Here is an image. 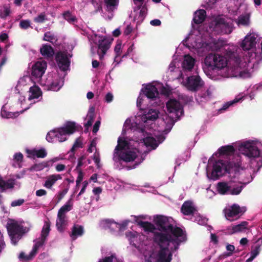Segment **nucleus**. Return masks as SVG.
<instances>
[{
	"instance_id": "16",
	"label": "nucleus",
	"mask_w": 262,
	"mask_h": 262,
	"mask_svg": "<svg viewBox=\"0 0 262 262\" xmlns=\"http://www.w3.org/2000/svg\"><path fill=\"white\" fill-rule=\"evenodd\" d=\"M197 211L196 208L191 201H186L181 206V212L185 215H194Z\"/></svg>"
},
{
	"instance_id": "52",
	"label": "nucleus",
	"mask_w": 262,
	"mask_h": 262,
	"mask_svg": "<svg viewBox=\"0 0 262 262\" xmlns=\"http://www.w3.org/2000/svg\"><path fill=\"white\" fill-rule=\"evenodd\" d=\"M249 18L246 16H240L238 18V24L242 25H247L249 23Z\"/></svg>"
},
{
	"instance_id": "9",
	"label": "nucleus",
	"mask_w": 262,
	"mask_h": 262,
	"mask_svg": "<svg viewBox=\"0 0 262 262\" xmlns=\"http://www.w3.org/2000/svg\"><path fill=\"white\" fill-rule=\"evenodd\" d=\"M204 82L199 75H192L187 77L186 86L188 90L196 92L201 89Z\"/></svg>"
},
{
	"instance_id": "31",
	"label": "nucleus",
	"mask_w": 262,
	"mask_h": 262,
	"mask_svg": "<svg viewBox=\"0 0 262 262\" xmlns=\"http://www.w3.org/2000/svg\"><path fill=\"white\" fill-rule=\"evenodd\" d=\"M95 108L94 107H91L90 108L87 115L88 120L87 122L84 124V127L85 128L88 129L92 125L95 119Z\"/></svg>"
},
{
	"instance_id": "8",
	"label": "nucleus",
	"mask_w": 262,
	"mask_h": 262,
	"mask_svg": "<svg viewBox=\"0 0 262 262\" xmlns=\"http://www.w3.org/2000/svg\"><path fill=\"white\" fill-rule=\"evenodd\" d=\"M166 108L170 114L173 113L177 119H179L184 113L183 108L180 102L176 99H170L166 103Z\"/></svg>"
},
{
	"instance_id": "35",
	"label": "nucleus",
	"mask_w": 262,
	"mask_h": 262,
	"mask_svg": "<svg viewBox=\"0 0 262 262\" xmlns=\"http://www.w3.org/2000/svg\"><path fill=\"white\" fill-rule=\"evenodd\" d=\"M159 112L155 109H149L145 115V118L148 120H155L158 117Z\"/></svg>"
},
{
	"instance_id": "13",
	"label": "nucleus",
	"mask_w": 262,
	"mask_h": 262,
	"mask_svg": "<svg viewBox=\"0 0 262 262\" xmlns=\"http://www.w3.org/2000/svg\"><path fill=\"white\" fill-rule=\"evenodd\" d=\"M111 41L106 38L99 39L98 41V51L97 53L99 56V58L102 60L103 58L104 55L107 52V51L110 49L111 45Z\"/></svg>"
},
{
	"instance_id": "4",
	"label": "nucleus",
	"mask_w": 262,
	"mask_h": 262,
	"mask_svg": "<svg viewBox=\"0 0 262 262\" xmlns=\"http://www.w3.org/2000/svg\"><path fill=\"white\" fill-rule=\"evenodd\" d=\"M156 243L160 248L157 254V262H170L172 260V253L177 250H173V246L169 248V241H167L161 244L158 242Z\"/></svg>"
},
{
	"instance_id": "33",
	"label": "nucleus",
	"mask_w": 262,
	"mask_h": 262,
	"mask_svg": "<svg viewBox=\"0 0 262 262\" xmlns=\"http://www.w3.org/2000/svg\"><path fill=\"white\" fill-rule=\"evenodd\" d=\"M248 225V222L246 221H243L241 224L233 226L232 228L231 234L235 233L237 232H242L246 229Z\"/></svg>"
},
{
	"instance_id": "34",
	"label": "nucleus",
	"mask_w": 262,
	"mask_h": 262,
	"mask_svg": "<svg viewBox=\"0 0 262 262\" xmlns=\"http://www.w3.org/2000/svg\"><path fill=\"white\" fill-rule=\"evenodd\" d=\"M144 143L146 146L150 147L152 149H155L158 146L155 138L152 137H147L144 139Z\"/></svg>"
},
{
	"instance_id": "41",
	"label": "nucleus",
	"mask_w": 262,
	"mask_h": 262,
	"mask_svg": "<svg viewBox=\"0 0 262 262\" xmlns=\"http://www.w3.org/2000/svg\"><path fill=\"white\" fill-rule=\"evenodd\" d=\"M217 23L219 25H223V28L225 27V33H230L231 32L232 30L230 25L228 23H227L225 19L221 18L218 20Z\"/></svg>"
},
{
	"instance_id": "32",
	"label": "nucleus",
	"mask_w": 262,
	"mask_h": 262,
	"mask_svg": "<svg viewBox=\"0 0 262 262\" xmlns=\"http://www.w3.org/2000/svg\"><path fill=\"white\" fill-rule=\"evenodd\" d=\"M235 148L232 145H226L222 146L219 150L221 155H230L234 153Z\"/></svg>"
},
{
	"instance_id": "42",
	"label": "nucleus",
	"mask_w": 262,
	"mask_h": 262,
	"mask_svg": "<svg viewBox=\"0 0 262 262\" xmlns=\"http://www.w3.org/2000/svg\"><path fill=\"white\" fill-rule=\"evenodd\" d=\"M50 230V223L46 222L42 229L41 233V237H42V238L46 239L47 237L49 235Z\"/></svg>"
},
{
	"instance_id": "23",
	"label": "nucleus",
	"mask_w": 262,
	"mask_h": 262,
	"mask_svg": "<svg viewBox=\"0 0 262 262\" xmlns=\"http://www.w3.org/2000/svg\"><path fill=\"white\" fill-rule=\"evenodd\" d=\"M128 145V143L124 139H122L121 138H119L118 140V144L116 146L114 153V157L113 160L117 162L116 156L119 154L120 152L122 151V150L124 149Z\"/></svg>"
},
{
	"instance_id": "26",
	"label": "nucleus",
	"mask_w": 262,
	"mask_h": 262,
	"mask_svg": "<svg viewBox=\"0 0 262 262\" xmlns=\"http://www.w3.org/2000/svg\"><path fill=\"white\" fill-rule=\"evenodd\" d=\"M206 14V11L203 9H201L196 11L194 14L193 18V23L196 25L202 23L205 19Z\"/></svg>"
},
{
	"instance_id": "46",
	"label": "nucleus",
	"mask_w": 262,
	"mask_h": 262,
	"mask_svg": "<svg viewBox=\"0 0 262 262\" xmlns=\"http://www.w3.org/2000/svg\"><path fill=\"white\" fill-rule=\"evenodd\" d=\"M199 95L205 100H209L211 98L212 93L209 89H207L205 91H202Z\"/></svg>"
},
{
	"instance_id": "15",
	"label": "nucleus",
	"mask_w": 262,
	"mask_h": 262,
	"mask_svg": "<svg viewBox=\"0 0 262 262\" xmlns=\"http://www.w3.org/2000/svg\"><path fill=\"white\" fill-rule=\"evenodd\" d=\"M241 58L238 56L232 54L228 60V66L226 68L231 70V72H238L241 69Z\"/></svg>"
},
{
	"instance_id": "44",
	"label": "nucleus",
	"mask_w": 262,
	"mask_h": 262,
	"mask_svg": "<svg viewBox=\"0 0 262 262\" xmlns=\"http://www.w3.org/2000/svg\"><path fill=\"white\" fill-rule=\"evenodd\" d=\"M16 113L7 112L4 108V106H3L2 108L1 115L3 118H12L16 117Z\"/></svg>"
},
{
	"instance_id": "64",
	"label": "nucleus",
	"mask_w": 262,
	"mask_h": 262,
	"mask_svg": "<svg viewBox=\"0 0 262 262\" xmlns=\"http://www.w3.org/2000/svg\"><path fill=\"white\" fill-rule=\"evenodd\" d=\"M84 159V156H81L80 158H79L78 160V164L76 167V169L79 171V169H81L80 168L81 166L83 165V160Z\"/></svg>"
},
{
	"instance_id": "47",
	"label": "nucleus",
	"mask_w": 262,
	"mask_h": 262,
	"mask_svg": "<svg viewBox=\"0 0 262 262\" xmlns=\"http://www.w3.org/2000/svg\"><path fill=\"white\" fill-rule=\"evenodd\" d=\"M19 27L24 30H27L31 27V22L29 19H23L20 21Z\"/></svg>"
},
{
	"instance_id": "14",
	"label": "nucleus",
	"mask_w": 262,
	"mask_h": 262,
	"mask_svg": "<svg viewBox=\"0 0 262 262\" xmlns=\"http://www.w3.org/2000/svg\"><path fill=\"white\" fill-rule=\"evenodd\" d=\"M117 161L122 160L125 162H130L134 161L137 158V153L133 150L121 151L116 155Z\"/></svg>"
},
{
	"instance_id": "18",
	"label": "nucleus",
	"mask_w": 262,
	"mask_h": 262,
	"mask_svg": "<svg viewBox=\"0 0 262 262\" xmlns=\"http://www.w3.org/2000/svg\"><path fill=\"white\" fill-rule=\"evenodd\" d=\"M142 91L148 98L152 100H154L159 95L157 88L152 84L147 85Z\"/></svg>"
},
{
	"instance_id": "28",
	"label": "nucleus",
	"mask_w": 262,
	"mask_h": 262,
	"mask_svg": "<svg viewBox=\"0 0 262 262\" xmlns=\"http://www.w3.org/2000/svg\"><path fill=\"white\" fill-rule=\"evenodd\" d=\"M29 93L30 94L29 97V99L30 100L37 99L42 94L40 89L36 85L31 86L30 88Z\"/></svg>"
},
{
	"instance_id": "7",
	"label": "nucleus",
	"mask_w": 262,
	"mask_h": 262,
	"mask_svg": "<svg viewBox=\"0 0 262 262\" xmlns=\"http://www.w3.org/2000/svg\"><path fill=\"white\" fill-rule=\"evenodd\" d=\"M238 150L242 154L250 158L258 157L260 154L257 147L249 142L242 144L239 146Z\"/></svg>"
},
{
	"instance_id": "61",
	"label": "nucleus",
	"mask_w": 262,
	"mask_h": 262,
	"mask_svg": "<svg viewBox=\"0 0 262 262\" xmlns=\"http://www.w3.org/2000/svg\"><path fill=\"white\" fill-rule=\"evenodd\" d=\"M23 157V155L21 152L16 153L14 155V160L18 162H22Z\"/></svg>"
},
{
	"instance_id": "2",
	"label": "nucleus",
	"mask_w": 262,
	"mask_h": 262,
	"mask_svg": "<svg viewBox=\"0 0 262 262\" xmlns=\"http://www.w3.org/2000/svg\"><path fill=\"white\" fill-rule=\"evenodd\" d=\"M204 63L212 70H221L228 66V59L225 56L219 54H209L205 57Z\"/></svg>"
},
{
	"instance_id": "40",
	"label": "nucleus",
	"mask_w": 262,
	"mask_h": 262,
	"mask_svg": "<svg viewBox=\"0 0 262 262\" xmlns=\"http://www.w3.org/2000/svg\"><path fill=\"white\" fill-rule=\"evenodd\" d=\"M60 80L58 78L54 80L50 83L48 84V89L50 90L57 91L59 90L61 86L60 85Z\"/></svg>"
},
{
	"instance_id": "19",
	"label": "nucleus",
	"mask_w": 262,
	"mask_h": 262,
	"mask_svg": "<svg viewBox=\"0 0 262 262\" xmlns=\"http://www.w3.org/2000/svg\"><path fill=\"white\" fill-rule=\"evenodd\" d=\"M40 53L45 58L50 59L53 58L55 52L53 48L51 45L43 44L40 48Z\"/></svg>"
},
{
	"instance_id": "36",
	"label": "nucleus",
	"mask_w": 262,
	"mask_h": 262,
	"mask_svg": "<svg viewBox=\"0 0 262 262\" xmlns=\"http://www.w3.org/2000/svg\"><path fill=\"white\" fill-rule=\"evenodd\" d=\"M66 216H61V215L57 214V219L56 220V226L58 230L60 232L63 231V226L66 223Z\"/></svg>"
},
{
	"instance_id": "59",
	"label": "nucleus",
	"mask_w": 262,
	"mask_h": 262,
	"mask_svg": "<svg viewBox=\"0 0 262 262\" xmlns=\"http://www.w3.org/2000/svg\"><path fill=\"white\" fill-rule=\"evenodd\" d=\"M68 191V188H66L58 192L57 195L58 202H59L63 198L64 195L67 193Z\"/></svg>"
},
{
	"instance_id": "54",
	"label": "nucleus",
	"mask_w": 262,
	"mask_h": 262,
	"mask_svg": "<svg viewBox=\"0 0 262 262\" xmlns=\"http://www.w3.org/2000/svg\"><path fill=\"white\" fill-rule=\"evenodd\" d=\"M121 43L119 42L116 44L114 48V51L116 53L115 60L121 55Z\"/></svg>"
},
{
	"instance_id": "11",
	"label": "nucleus",
	"mask_w": 262,
	"mask_h": 262,
	"mask_svg": "<svg viewBox=\"0 0 262 262\" xmlns=\"http://www.w3.org/2000/svg\"><path fill=\"white\" fill-rule=\"evenodd\" d=\"M47 67V62L45 61L36 62L32 67V76L36 78H41L45 73Z\"/></svg>"
},
{
	"instance_id": "38",
	"label": "nucleus",
	"mask_w": 262,
	"mask_h": 262,
	"mask_svg": "<svg viewBox=\"0 0 262 262\" xmlns=\"http://www.w3.org/2000/svg\"><path fill=\"white\" fill-rule=\"evenodd\" d=\"M30 154L33 156H35L36 157L39 158H43L47 155V153L44 148H41L38 150L34 149L31 150Z\"/></svg>"
},
{
	"instance_id": "43",
	"label": "nucleus",
	"mask_w": 262,
	"mask_h": 262,
	"mask_svg": "<svg viewBox=\"0 0 262 262\" xmlns=\"http://www.w3.org/2000/svg\"><path fill=\"white\" fill-rule=\"evenodd\" d=\"M63 17L66 20L70 23H74L76 21V17L72 15L69 11L64 12L63 13Z\"/></svg>"
},
{
	"instance_id": "6",
	"label": "nucleus",
	"mask_w": 262,
	"mask_h": 262,
	"mask_svg": "<svg viewBox=\"0 0 262 262\" xmlns=\"http://www.w3.org/2000/svg\"><path fill=\"white\" fill-rule=\"evenodd\" d=\"M171 239L169 240V243L173 246V250H178L180 244L186 240V235H184L183 230L178 227H173L172 224V227L167 231Z\"/></svg>"
},
{
	"instance_id": "53",
	"label": "nucleus",
	"mask_w": 262,
	"mask_h": 262,
	"mask_svg": "<svg viewBox=\"0 0 262 262\" xmlns=\"http://www.w3.org/2000/svg\"><path fill=\"white\" fill-rule=\"evenodd\" d=\"M83 178V173L81 169H79L78 172V176L76 180V188H78L79 186V184L82 181Z\"/></svg>"
},
{
	"instance_id": "39",
	"label": "nucleus",
	"mask_w": 262,
	"mask_h": 262,
	"mask_svg": "<svg viewBox=\"0 0 262 262\" xmlns=\"http://www.w3.org/2000/svg\"><path fill=\"white\" fill-rule=\"evenodd\" d=\"M43 40L54 43L57 41L56 36L51 32H47L44 34Z\"/></svg>"
},
{
	"instance_id": "10",
	"label": "nucleus",
	"mask_w": 262,
	"mask_h": 262,
	"mask_svg": "<svg viewBox=\"0 0 262 262\" xmlns=\"http://www.w3.org/2000/svg\"><path fill=\"white\" fill-rule=\"evenodd\" d=\"M55 60L59 68L62 71H67L70 66V60L66 52H58L55 55Z\"/></svg>"
},
{
	"instance_id": "1",
	"label": "nucleus",
	"mask_w": 262,
	"mask_h": 262,
	"mask_svg": "<svg viewBox=\"0 0 262 262\" xmlns=\"http://www.w3.org/2000/svg\"><path fill=\"white\" fill-rule=\"evenodd\" d=\"M153 220L158 231L155 233L153 237L154 242L162 244L171 239V236L167 234L168 230L172 227L169 219L162 215H157L154 217Z\"/></svg>"
},
{
	"instance_id": "50",
	"label": "nucleus",
	"mask_w": 262,
	"mask_h": 262,
	"mask_svg": "<svg viewBox=\"0 0 262 262\" xmlns=\"http://www.w3.org/2000/svg\"><path fill=\"white\" fill-rule=\"evenodd\" d=\"M10 13V10L7 7H5L4 9H0V17L2 18H6Z\"/></svg>"
},
{
	"instance_id": "24",
	"label": "nucleus",
	"mask_w": 262,
	"mask_h": 262,
	"mask_svg": "<svg viewBox=\"0 0 262 262\" xmlns=\"http://www.w3.org/2000/svg\"><path fill=\"white\" fill-rule=\"evenodd\" d=\"M138 224L143 228L145 231L152 233L153 237L155 233L158 232L155 224L154 225L150 222L141 221L138 223Z\"/></svg>"
},
{
	"instance_id": "45",
	"label": "nucleus",
	"mask_w": 262,
	"mask_h": 262,
	"mask_svg": "<svg viewBox=\"0 0 262 262\" xmlns=\"http://www.w3.org/2000/svg\"><path fill=\"white\" fill-rule=\"evenodd\" d=\"M57 133V128L50 131L47 135L46 139L49 142H52L53 140L56 138Z\"/></svg>"
},
{
	"instance_id": "60",
	"label": "nucleus",
	"mask_w": 262,
	"mask_h": 262,
	"mask_svg": "<svg viewBox=\"0 0 262 262\" xmlns=\"http://www.w3.org/2000/svg\"><path fill=\"white\" fill-rule=\"evenodd\" d=\"M260 250V246H256L254 249L251 251V255L254 256L255 258L259 254Z\"/></svg>"
},
{
	"instance_id": "22",
	"label": "nucleus",
	"mask_w": 262,
	"mask_h": 262,
	"mask_svg": "<svg viewBox=\"0 0 262 262\" xmlns=\"http://www.w3.org/2000/svg\"><path fill=\"white\" fill-rule=\"evenodd\" d=\"M231 186L226 182H220L216 185V189L218 193L222 195L229 194Z\"/></svg>"
},
{
	"instance_id": "55",
	"label": "nucleus",
	"mask_w": 262,
	"mask_h": 262,
	"mask_svg": "<svg viewBox=\"0 0 262 262\" xmlns=\"http://www.w3.org/2000/svg\"><path fill=\"white\" fill-rule=\"evenodd\" d=\"M240 99H241L235 98L234 100H233L232 101H229V102L226 103L225 104H224L223 107L220 109V111L226 110L229 106H231L234 103H237V102H238Z\"/></svg>"
},
{
	"instance_id": "17",
	"label": "nucleus",
	"mask_w": 262,
	"mask_h": 262,
	"mask_svg": "<svg viewBox=\"0 0 262 262\" xmlns=\"http://www.w3.org/2000/svg\"><path fill=\"white\" fill-rule=\"evenodd\" d=\"M256 37L254 35L250 34L247 35L243 40L241 47L244 50H249L255 46L256 43Z\"/></svg>"
},
{
	"instance_id": "25",
	"label": "nucleus",
	"mask_w": 262,
	"mask_h": 262,
	"mask_svg": "<svg viewBox=\"0 0 262 262\" xmlns=\"http://www.w3.org/2000/svg\"><path fill=\"white\" fill-rule=\"evenodd\" d=\"M61 179L62 177L59 174L50 175L47 178V180L45 181L43 186L47 188L51 189L57 180H61Z\"/></svg>"
},
{
	"instance_id": "20",
	"label": "nucleus",
	"mask_w": 262,
	"mask_h": 262,
	"mask_svg": "<svg viewBox=\"0 0 262 262\" xmlns=\"http://www.w3.org/2000/svg\"><path fill=\"white\" fill-rule=\"evenodd\" d=\"M61 133H65L66 135H71L76 131V123L72 121H67L64 126L59 127Z\"/></svg>"
},
{
	"instance_id": "29",
	"label": "nucleus",
	"mask_w": 262,
	"mask_h": 262,
	"mask_svg": "<svg viewBox=\"0 0 262 262\" xmlns=\"http://www.w3.org/2000/svg\"><path fill=\"white\" fill-rule=\"evenodd\" d=\"M105 5L106 7V11L108 12H113L117 9L119 0H103Z\"/></svg>"
},
{
	"instance_id": "21",
	"label": "nucleus",
	"mask_w": 262,
	"mask_h": 262,
	"mask_svg": "<svg viewBox=\"0 0 262 262\" xmlns=\"http://www.w3.org/2000/svg\"><path fill=\"white\" fill-rule=\"evenodd\" d=\"M71 230L70 236L73 240H75L78 236H82L84 233L83 227L79 225H74Z\"/></svg>"
},
{
	"instance_id": "27",
	"label": "nucleus",
	"mask_w": 262,
	"mask_h": 262,
	"mask_svg": "<svg viewBox=\"0 0 262 262\" xmlns=\"http://www.w3.org/2000/svg\"><path fill=\"white\" fill-rule=\"evenodd\" d=\"M194 59L191 56L189 55H186L182 63L183 69L188 71L191 70L194 67Z\"/></svg>"
},
{
	"instance_id": "48",
	"label": "nucleus",
	"mask_w": 262,
	"mask_h": 262,
	"mask_svg": "<svg viewBox=\"0 0 262 262\" xmlns=\"http://www.w3.org/2000/svg\"><path fill=\"white\" fill-rule=\"evenodd\" d=\"M45 12L41 13L37 16L34 18L33 20L36 23H43L47 20Z\"/></svg>"
},
{
	"instance_id": "63",
	"label": "nucleus",
	"mask_w": 262,
	"mask_h": 262,
	"mask_svg": "<svg viewBox=\"0 0 262 262\" xmlns=\"http://www.w3.org/2000/svg\"><path fill=\"white\" fill-rule=\"evenodd\" d=\"M32 256H31V255L29 254L28 256H26L24 252H22L19 254V258L20 259L25 260H28L32 258Z\"/></svg>"
},
{
	"instance_id": "3",
	"label": "nucleus",
	"mask_w": 262,
	"mask_h": 262,
	"mask_svg": "<svg viewBox=\"0 0 262 262\" xmlns=\"http://www.w3.org/2000/svg\"><path fill=\"white\" fill-rule=\"evenodd\" d=\"M7 229L12 242L14 244H16L23 235L27 231L26 227L14 220H11L7 223Z\"/></svg>"
},
{
	"instance_id": "58",
	"label": "nucleus",
	"mask_w": 262,
	"mask_h": 262,
	"mask_svg": "<svg viewBox=\"0 0 262 262\" xmlns=\"http://www.w3.org/2000/svg\"><path fill=\"white\" fill-rule=\"evenodd\" d=\"M115 258V255L112 254L111 256L99 259L98 262H113V259Z\"/></svg>"
},
{
	"instance_id": "62",
	"label": "nucleus",
	"mask_w": 262,
	"mask_h": 262,
	"mask_svg": "<svg viewBox=\"0 0 262 262\" xmlns=\"http://www.w3.org/2000/svg\"><path fill=\"white\" fill-rule=\"evenodd\" d=\"M25 201L24 199H19L17 200H15L11 203V206L12 207H16L21 205Z\"/></svg>"
},
{
	"instance_id": "56",
	"label": "nucleus",
	"mask_w": 262,
	"mask_h": 262,
	"mask_svg": "<svg viewBox=\"0 0 262 262\" xmlns=\"http://www.w3.org/2000/svg\"><path fill=\"white\" fill-rule=\"evenodd\" d=\"M243 189V187L242 186H238L232 189H230V191H229V194L231 195H237L239 194Z\"/></svg>"
},
{
	"instance_id": "30",
	"label": "nucleus",
	"mask_w": 262,
	"mask_h": 262,
	"mask_svg": "<svg viewBox=\"0 0 262 262\" xmlns=\"http://www.w3.org/2000/svg\"><path fill=\"white\" fill-rule=\"evenodd\" d=\"M72 199L70 198L66 204L59 209L57 214L61 215V216H66L65 213L72 209Z\"/></svg>"
},
{
	"instance_id": "12",
	"label": "nucleus",
	"mask_w": 262,
	"mask_h": 262,
	"mask_svg": "<svg viewBox=\"0 0 262 262\" xmlns=\"http://www.w3.org/2000/svg\"><path fill=\"white\" fill-rule=\"evenodd\" d=\"M241 212V207L237 204H233L230 208L224 210L226 218L231 222L237 219L238 217H237V216Z\"/></svg>"
},
{
	"instance_id": "57",
	"label": "nucleus",
	"mask_w": 262,
	"mask_h": 262,
	"mask_svg": "<svg viewBox=\"0 0 262 262\" xmlns=\"http://www.w3.org/2000/svg\"><path fill=\"white\" fill-rule=\"evenodd\" d=\"M47 166V164L46 163H40L38 164H36L31 167V169H34L35 170H40Z\"/></svg>"
},
{
	"instance_id": "37",
	"label": "nucleus",
	"mask_w": 262,
	"mask_h": 262,
	"mask_svg": "<svg viewBox=\"0 0 262 262\" xmlns=\"http://www.w3.org/2000/svg\"><path fill=\"white\" fill-rule=\"evenodd\" d=\"M14 186V182L12 180H9L7 182L3 180L0 178V188L4 191L6 188H13Z\"/></svg>"
},
{
	"instance_id": "5",
	"label": "nucleus",
	"mask_w": 262,
	"mask_h": 262,
	"mask_svg": "<svg viewBox=\"0 0 262 262\" xmlns=\"http://www.w3.org/2000/svg\"><path fill=\"white\" fill-rule=\"evenodd\" d=\"M232 167L231 163H227L225 161L219 160L216 161L213 165V169L211 174V179L213 180H216L225 173H229Z\"/></svg>"
},
{
	"instance_id": "51",
	"label": "nucleus",
	"mask_w": 262,
	"mask_h": 262,
	"mask_svg": "<svg viewBox=\"0 0 262 262\" xmlns=\"http://www.w3.org/2000/svg\"><path fill=\"white\" fill-rule=\"evenodd\" d=\"M139 9H140V10L139 12L138 19L140 20H143L146 15L147 9L144 6L142 7H139Z\"/></svg>"
},
{
	"instance_id": "49",
	"label": "nucleus",
	"mask_w": 262,
	"mask_h": 262,
	"mask_svg": "<svg viewBox=\"0 0 262 262\" xmlns=\"http://www.w3.org/2000/svg\"><path fill=\"white\" fill-rule=\"evenodd\" d=\"M66 134L65 133H61V130L59 128H57V137L58 141L60 142H62L67 140Z\"/></svg>"
}]
</instances>
